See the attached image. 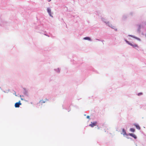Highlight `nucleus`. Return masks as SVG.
Masks as SVG:
<instances>
[{
    "mask_svg": "<svg viewBox=\"0 0 146 146\" xmlns=\"http://www.w3.org/2000/svg\"><path fill=\"white\" fill-rule=\"evenodd\" d=\"M21 104L20 101H19V102H16L15 104V108H18L19 107L20 105H21Z\"/></svg>",
    "mask_w": 146,
    "mask_h": 146,
    "instance_id": "obj_1",
    "label": "nucleus"
},
{
    "mask_svg": "<svg viewBox=\"0 0 146 146\" xmlns=\"http://www.w3.org/2000/svg\"><path fill=\"white\" fill-rule=\"evenodd\" d=\"M97 124V122H94V123H92L91 122V124H90L89 125V126H91L92 127H93L94 126H96Z\"/></svg>",
    "mask_w": 146,
    "mask_h": 146,
    "instance_id": "obj_2",
    "label": "nucleus"
},
{
    "mask_svg": "<svg viewBox=\"0 0 146 146\" xmlns=\"http://www.w3.org/2000/svg\"><path fill=\"white\" fill-rule=\"evenodd\" d=\"M48 12V13L49 15L51 17H52V16L51 14V11L50 9L49 8H48L47 9Z\"/></svg>",
    "mask_w": 146,
    "mask_h": 146,
    "instance_id": "obj_3",
    "label": "nucleus"
},
{
    "mask_svg": "<svg viewBox=\"0 0 146 146\" xmlns=\"http://www.w3.org/2000/svg\"><path fill=\"white\" fill-rule=\"evenodd\" d=\"M129 135L133 137H134L135 139H136L137 138V137L133 133H129Z\"/></svg>",
    "mask_w": 146,
    "mask_h": 146,
    "instance_id": "obj_4",
    "label": "nucleus"
},
{
    "mask_svg": "<svg viewBox=\"0 0 146 146\" xmlns=\"http://www.w3.org/2000/svg\"><path fill=\"white\" fill-rule=\"evenodd\" d=\"M121 134H122L124 135H127L126 131L124 129H122V133Z\"/></svg>",
    "mask_w": 146,
    "mask_h": 146,
    "instance_id": "obj_5",
    "label": "nucleus"
},
{
    "mask_svg": "<svg viewBox=\"0 0 146 146\" xmlns=\"http://www.w3.org/2000/svg\"><path fill=\"white\" fill-rule=\"evenodd\" d=\"M134 125L136 127V128L137 129L139 130H140V127L139 125L136 124H134Z\"/></svg>",
    "mask_w": 146,
    "mask_h": 146,
    "instance_id": "obj_6",
    "label": "nucleus"
},
{
    "mask_svg": "<svg viewBox=\"0 0 146 146\" xmlns=\"http://www.w3.org/2000/svg\"><path fill=\"white\" fill-rule=\"evenodd\" d=\"M130 36H131V37H133L139 40H140V39L139 38H137V37H135V36H133L132 35H130Z\"/></svg>",
    "mask_w": 146,
    "mask_h": 146,
    "instance_id": "obj_7",
    "label": "nucleus"
},
{
    "mask_svg": "<svg viewBox=\"0 0 146 146\" xmlns=\"http://www.w3.org/2000/svg\"><path fill=\"white\" fill-rule=\"evenodd\" d=\"M84 39L85 40H91V39L90 38H89V37H84Z\"/></svg>",
    "mask_w": 146,
    "mask_h": 146,
    "instance_id": "obj_8",
    "label": "nucleus"
},
{
    "mask_svg": "<svg viewBox=\"0 0 146 146\" xmlns=\"http://www.w3.org/2000/svg\"><path fill=\"white\" fill-rule=\"evenodd\" d=\"M130 131L132 132H134L135 131V130L134 128H131L130 129Z\"/></svg>",
    "mask_w": 146,
    "mask_h": 146,
    "instance_id": "obj_9",
    "label": "nucleus"
},
{
    "mask_svg": "<svg viewBox=\"0 0 146 146\" xmlns=\"http://www.w3.org/2000/svg\"><path fill=\"white\" fill-rule=\"evenodd\" d=\"M45 102L43 100H41L40 101V102L41 103V104H43V103H45Z\"/></svg>",
    "mask_w": 146,
    "mask_h": 146,
    "instance_id": "obj_10",
    "label": "nucleus"
},
{
    "mask_svg": "<svg viewBox=\"0 0 146 146\" xmlns=\"http://www.w3.org/2000/svg\"><path fill=\"white\" fill-rule=\"evenodd\" d=\"M133 47H138V45L136 44H133Z\"/></svg>",
    "mask_w": 146,
    "mask_h": 146,
    "instance_id": "obj_11",
    "label": "nucleus"
},
{
    "mask_svg": "<svg viewBox=\"0 0 146 146\" xmlns=\"http://www.w3.org/2000/svg\"><path fill=\"white\" fill-rule=\"evenodd\" d=\"M129 44L132 46H133V44L131 43H129Z\"/></svg>",
    "mask_w": 146,
    "mask_h": 146,
    "instance_id": "obj_12",
    "label": "nucleus"
},
{
    "mask_svg": "<svg viewBox=\"0 0 146 146\" xmlns=\"http://www.w3.org/2000/svg\"><path fill=\"white\" fill-rule=\"evenodd\" d=\"M126 42H127V43H128V44H129V43H130V42H129V41H127V40H126Z\"/></svg>",
    "mask_w": 146,
    "mask_h": 146,
    "instance_id": "obj_13",
    "label": "nucleus"
},
{
    "mask_svg": "<svg viewBox=\"0 0 146 146\" xmlns=\"http://www.w3.org/2000/svg\"><path fill=\"white\" fill-rule=\"evenodd\" d=\"M142 93H139L138 94V95L139 96L140 95H142Z\"/></svg>",
    "mask_w": 146,
    "mask_h": 146,
    "instance_id": "obj_14",
    "label": "nucleus"
},
{
    "mask_svg": "<svg viewBox=\"0 0 146 146\" xmlns=\"http://www.w3.org/2000/svg\"><path fill=\"white\" fill-rule=\"evenodd\" d=\"M87 118L88 119H90V116L88 115L87 116Z\"/></svg>",
    "mask_w": 146,
    "mask_h": 146,
    "instance_id": "obj_15",
    "label": "nucleus"
},
{
    "mask_svg": "<svg viewBox=\"0 0 146 146\" xmlns=\"http://www.w3.org/2000/svg\"><path fill=\"white\" fill-rule=\"evenodd\" d=\"M48 1H50L51 0H48Z\"/></svg>",
    "mask_w": 146,
    "mask_h": 146,
    "instance_id": "obj_16",
    "label": "nucleus"
}]
</instances>
